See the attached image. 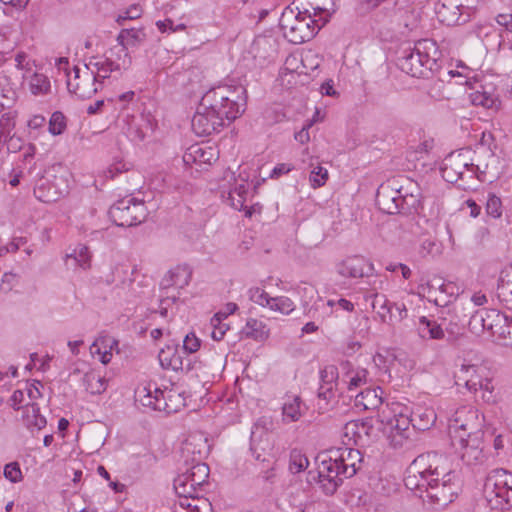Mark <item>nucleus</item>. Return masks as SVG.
I'll list each match as a JSON object with an SVG mask.
<instances>
[{"instance_id": "nucleus-26", "label": "nucleus", "mask_w": 512, "mask_h": 512, "mask_svg": "<svg viewBox=\"0 0 512 512\" xmlns=\"http://www.w3.org/2000/svg\"><path fill=\"white\" fill-rule=\"evenodd\" d=\"M218 159V151L215 147L195 144L190 146L183 156L187 164H211Z\"/></svg>"}, {"instance_id": "nucleus-20", "label": "nucleus", "mask_w": 512, "mask_h": 512, "mask_svg": "<svg viewBox=\"0 0 512 512\" xmlns=\"http://www.w3.org/2000/svg\"><path fill=\"white\" fill-rule=\"evenodd\" d=\"M336 271L345 278H363L372 273L373 264L362 256H352L339 262Z\"/></svg>"}, {"instance_id": "nucleus-30", "label": "nucleus", "mask_w": 512, "mask_h": 512, "mask_svg": "<svg viewBox=\"0 0 512 512\" xmlns=\"http://www.w3.org/2000/svg\"><path fill=\"white\" fill-rule=\"evenodd\" d=\"M380 302V309L384 310V312L379 310L377 313L380 315L383 322H387V314H389V320L395 318L398 321H402L407 317L408 310L404 302H389L384 299V297H380L378 294H375L373 308H376V304H379Z\"/></svg>"}, {"instance_id": "nucleus-39", "label": "nucleus", "mask_w": 512, "mask_h": 512, "mask_svg": "<svg viewBox=\"0 0 512 512\" xmlns=\"http://www.w3.org/2000/svg\"><path fill=\"white\" fill-rule=\"evenodd\" d=\"M191 280V271L185 266H178L170 270L164 279L166 287L176 289L185 288Z\"/></svg>"}, {"instance_id": "nucleus-51", "label": "nucleus", "mask_w": 512, "mask_h": 512, "mask_svg": "<svg viewBox=\"0 0 512 512\" xmlns=\"http://www.w3.org/2000/svg\"><path fill=\"white\" fill-rule=\"evenodd\" d=\"M162 392L165 393L163 399L167 403V409H162V411L172 413L178 411L182 406H184V401L181 394L173 391L172 389H165L162 390Z\"/></svg>"}, {"instance_id": "nucleus-34", "label": "nucleus", "mask_w": 512, "mask_h": 512, "mask_svg": "<svg viewBox=\"0 0 512 512\" xmlns=\"http://www.w3.org/2000/svg\"><path fill=\"white\" fill-rule=\"evenodd\" d=\"M413 50L424 62V65L432 71L440 56L436 42L431 39H422L415 44Z\"/></svg>"}, {"instance_id": "nucleus-13", "label": "nucleus", "mask_w": 512, "mask_h": 512, "mask_svg": "<svg viewBox=\"0 0 512 512\" xmlns=\"http://www.w3.org/2000/svg\"><path fill=\"white\" fill-rule=\"evenodd\" d=\"M146 38L145 29L142 27L122 29L116 37L117 44L106 50L103 55L110 61V58L113 57L111 54H121L119 61L125 64L124 67L118 69V74H121L128 70L132 64V57L128 48L142 45L146 41Z\"/></svg>"}, {"instance_id": "nucleus-59", "label": "nucleus", "mask_w": 512, "mask_h": 512, "mask_svg": "<svg viewBox=\"0 0 512 512\" xmlns=\"http://www.w3.org/2000/svg\"><path fill=\"white\" fill-rule=\"evenodd\" d=\"M377 202L382 210L389 214H394L399 209V204L395 197H389L385 193H379Z\"/></svg>"}, {"instance_id": "nucleus-48", "label": "nucleus", "mask_w": 512, "mask_h": 512, "mask_svg": "<svg viewBox=\"0 0 512 512\" xmlns=\"http://www.w3.org/2000/svg\"><path fill=\"white\" fill-rule=\"evenodd\" d=\"M396 354L390 350H383L377 352L373 356L374 364L386 372H391L394 369Z\"/></svg>"}, {"instance_id": "nucleus-8", "label": "nucleus", "mask_w": 512, "mask_h": 512, "mask_svg": "<svg viewBox=\"0 0 512 512\" xmlns=\"http://www.w3.org/2000/svg\"><path fill=\"white\" fill-rule=\"evenodd\" d=\"M319 66L317 55L307 52L303 56L289 55L279 71L278 81L285 88H292L304 84L311 71Z\"/></svg>"}, {"instance_id": "nucleus-24", "label": "nucleus", "mask_w": 512, "mask_h": 512, "mask_svg": "<svg viewBox=\"0 0 512 512\" xmlns=\"http://www.w3.org/2000/svg\"><path fill=\"white\" fill-rule=\"evenodd\" d=\"M119 342L112 336L100 335L92 343L90 352L93 357H97L98 360L107 365L113 358V353H119Z\"/></svg>"}, {"instance_id": "nucleus-32", "label": "nucleus", "mask_w": 512, "mask_h": 512, "mask_svg": "<svg viewBox=\"0 0 512 512\" xmlns=\"http://www.w3.org/2000/svg\"><path fill=\"white\" fill-rule=\"evenodd\" d=\"M248 190L249 184L246 180H235L233 188L229 189L227 192L223 191L222 197L232 208L241 211L246 207L245 203L247 200Z\"/></svg>"}, {"instance_id": "nucleus-11", "label": "nucleus", "mask_w": 512, "mask_h": 512, "mask_svg": "<svg viewBox=\"0 0 512 512\" xmlns=\"http://www.w3.org/2000/svg\"><path fill=\"white\" fill-rule=\"evenodd\" d=\"M441 171L443 178L450 183L462 179L466 172L478 171L482 174H490L492 177L495 175L491 171L489 164L472 163L469 150H461L449 154L443 161Z\"/></svg>"}, {"instance_id": "nucleus-53", "label": "nucleus", "mask_w": 512, "mask_h": 512, "mask_svg": "<svg viewBox=\"0 0 512 512\" xmlns=\"http://www.w3.org/2000/svg\"><path fill=\"white\" fill-rule=\"evenodd\" d=\"M248 297L255 304L269 308L271 297L264 289L260 287H252L248 291Z\"/></svg>"}, {"instance_id": "nucleus-9", "label": "nucleus", "mask_w": 512, "mask_h": 512, "mask_svg": "<svg viewBox=\"0 0 512 512\" xmlns=\"http://www.w3.org/2000/svg\"><path fill=\"white\" fill-rule=\"evenodd\" d=\"M343 478L345 477L337 458H334L328 450L318 456L317 469L316 471H309L307 480L311 484H318L326 495H332L341 485Z\"/></svg>"}, {"instance_id": "nucleus-54", "label": "nucleus", "mask_w": 512, "mask_h": 512, "mask_svg": "<svg viewBox=\"0 0 512 512\" xmlns=\"http://www.w3.org/2000/svg\"><path fill=\"white\" fill-rule=\"evenodd\" d=\"M15 116L5 113L0 117V140L6 141L15 128Z\"/></svg>"}, {"instance_id": "nucleus-27", "label": "nucleus", "mask_w": 512, "mask_h": 512, "mask_svg": "<svg viewBox=\"0 0 512 512\" xmlns=\"http://www.w3.org/2000/svg\"><path fill=\"white\" fill-rule=\"evenodd\" d=\"M108 379L99 370L90 369L81 378L83 391L90 396L103 394L108 387Z\"/></svg>"}, {"instance_id": "nucleus-50", "label": "nucleus", "mask_w": 512, "mask_h": 512, "mask_svg": "<svg viewBox=\"0 0 512 512\" xmlns=\"http://www.w3.org/2000/svg\"><path fill=\"white\" fill-rule=\"evenodd\" d=\"M309 466V460L305 454L299 450H293L290 454L289 470L293 474L306 470Z\"/></svg>"}, {"instance_id": "nucleus-4", "label": "nucleus", "mask_w": 512, "mask_h": 512, "mask_svg": "<svg viewBox=\"0 0 512 512\" xmlns=\"http://www.w3.org/2000/svg\"><path fill=\"white\" fill-rule=\"evenodd\" d=\"M331 6L330 0L316 3L312 7L313 13L307 9L301 11L298 7H286L279 20L283 36L293 44L309 41L329 21Z\"/></svg>"}, {"instance_id": "nucleus-2", "label": "nucleus", "mask_w": 512, "mask_h": 512, "mask_svg": "<svg viewBox=\"0 0 512 512\" xmlns=\"http://www.w3.org/2000/svg\"><path fill=\"white\" fill-rule=\"evenodd\" d=\"M405 485L411 490L425 489L431 499L443 506L454 500L459 489L452 462L436 452L419 455L412 462Z\"/></svg>"}, {"instance_id": "nucleus-37", "label": "nucleus", "mask_w": 512, "mask_h": 512, "mask_svg": "<svg viewBox=\"0 0 512 512\" xmlns=\"http://www.w3.org/2000/svg\"><path fill=\"white\" fill-rule=\"evenodd\" d=\"M400 68L412 77H426L431 71L414 50L400 61Z\"/></svg>"}, {"instance_id": "nucleus-38", "label": "nucleus", "mask_w": 512, "mask_h": 512, "mask_svg": "<svg viewBox=\"0 0 512 512\" xmlns=\"http://www.w3.org/2000/svg\"><path fill=\"white\" fill-rule=\"evenodd\" d=\"M22 422L30 431H39L45 428L46 418L40 414L39 407L36 403H26L23 413Z\"/></svg>"}, {"instance_id": "nucleus-1", "label": "nucleus", "mask_w": 512, "mask_h": 512, "mask_svg": "<svg viewBox=\"0 0 512 512\" xmlns=\"http://www.w3.org/2000/svg\"><path fill=\"white\" fill-rule=\"evenodd\" d=\"M246 103V89L241 85H222L208 90L193 116V131L198 136L219 132L245 112Z\"/></svg>"}, {"instance_id": "nucleus-19", "label": "nucleus", "mask_w": 512, "mask_h": 512, "mask_svg": "<svg viewBox=\"0 0 512 512\" xmlns=\"http://www.w3.org/2000/svg\"><path fill=\"white\" fill-rule=\"evenodd\" d=\"M373 427L368 421L347 422L342 430L344 445H364L373 436Z\"/></svg>"}, {"instance_id": "nucleus-14", "label": "nucleus", "mask_w": 512, "mask_h": 512, "mask_svg": "<svg viewBox=\"0 0 512 512\" xmlns=\"http://www.w3.org/2000/svg\"><path fill=\"white\" fill-rule=\"evenodd\" d=\"M112 221L121 227L137 225L145 220L147 210L144 202L126 197L116 202L109 210Z\"/></svg>"}, {"instance_id": "nucleus-29", "label": "nucleus", "mask_w": 512, "mask_h": 512, "mask_svg": "<svg viewBox=\"0 0 512 512\" xmlns=\"http://www.w3.org/2000/svg\"><path fill=\"white\" fill-rule=\"evenodd\" d=\"M155 126V120L149 114H142L138 118L132 117L128 122L127 135L133 141H142Z\"/></svg>"}, {"instance_id": "nucleus-33", "label": "nucleus", "mask_w": 512, "mask_h": 512, "mask_svg": "<svg viewBox=\"0 0 512 512\" xmlns=\"http://www.w3.org/2000/svg\"><path fill=\"white\" fill-rule=\"evenodd\" d=\"M418 336L424 340H442L445 337V332L441 325L434 319L426 316H421L415 324Z\"/></svg>"}, {"instance_id": "nucleus-36", "label": "nucleus", "mask_w": 512, "mask_h": 512, "mask_svg": "<svg viewBox=\"0 0 512 512\" xmlns=\"http://www.w3.org/2000/svg\"><path fill=\"white\" fill-rule=\"evenodd\" d=\"M241 335L257 342H264L270 336V329L265 322L256 318H249L241 329Z\"/></svg>"}, {"instance_id": "nucleus-58", "label": "nucleus", "mask_w": 512, "mask_h": 512, "mask_svg": "<svg viewBox=\"0 0 512 512\" xmlns=\"http://www.w3.org/2000/svg\"><path fill=\"white\" fill-rule=\"evenodd\" d=\"M15 66L17 70L21 72L22 80L25 78L26 74L32 73L34 71L33 62L24 52H19L15 55Z\"/></svg>"}, {"instance_id": "nucleus-61", "label": "nucleus", "mask_w": 512, "mask_h": 512, "mask_svg": "<svg viewBox=\"0 0 512 512\" xmlns=\"http://www.w3.org/2000/svg\"><path fill=\"white\" fill-rule=\"evenodd\" d=\"M66 128L65 117L61 112H54L49 121V132L60 135Z\"/></svg>"}, {"instance_id": "nucleus-16", "label": "nucleus", "mask_w": 512, "mask_h": 512, "mask_svg": "<svg viewBox=\"0 0 512 512\" xmlns=\"http://www.w3.org/2000/svg\"><path fill=\"white\" fill-rule=\"evenodd\" d=\"M505 323H507V316L505 314L496 309H482L472 314L469 321V329L476 335L488 331L499 339Z\"/></svg>"}, {"instance_id": "nucleus-47", "label": "nucleus", "mask_w": 512, "mask_h": 512, "mask_svg": "<svg viewBox=\"0 0 512 512\" xmlns=\"http://www.w3.org/2000/svg\"><path fill=\"white\" fill-rule=\"evenodd\" d=\"M329 178L328 170L320 164H310L309 182L313 189L324 186Z\"/></svg>"}, {"instance_id": "nucleus-35", "label": "nucleus", "mask_w": 512, "mask_h": 512, "mask_svg": "<svg viewBox=\"0 0 512 512\" xmlns=\"http://www.w3.org/2000/svg\"><path fill=\"white\" fill-rule=\"evenodd\" d=\"M22 84L27 86L28 91L34 96H45L51 92V82L49 78L37 71L26 74Z\"/></svg>"}, {"instance_id": "nucleus-56", "label": "nucleus", "mask_w": 512, "mask_h": 512, "mask_svg": "<svg viewBox=\"0 0 512 512\" xmlns=\"http://www.w3.org/2000/svg\"><path fill=\"white\" fill-rule=\"evenodd\" d=\"M180 504L185 507L186 512H211L210 504L196 497L181 501Z\"/></svg>"}, {"instance_id": "nucleus-23", "label": "nucleus", "mask_w": 512, "mask_h": 512, "mask_svg": "<svg viewBox=\"0 0 512 512\" xmlns=\"http://www.w3.org/2000/svg\"><path fill=\"white\" fill-rule=\"evenodd\" d=\"M163 396H165V393L153 383L138 387L136 390V398L140 404L153 410L162 411V409H167V403Z\"/></svg>"}, {"instance_id": "nucleus-28", "label": "nucleus", "mask_w": 512, "mask_h": 512, "mask_svg": "<svg viewBox=\"0 0 512 512\" xmlns=\"http://www.w3.org/2000/svg\"><path fill=\"white\" fill-rule=\"evenodd\" d=\"M307 411L306 404L295 394L286 395L282 404V421L292 423L299 421Z\"/></svg>"}, {"instance_id": "nucleus-40", "label": "nucleus", "mask_w": 512, "mask_h": 512, "mask_svg": "<svg viewBox=\"0 0 512 512\" xmlns=\"http://www.w3.org/2000/svg\"><path fill=\"white\" fill-rule=\"evenodd\" d=\"M497 294L499 299L509 308L512 309V270L506 269L501 271Z\"/></svg>"}, {"instance_id": "nucleus-3", "label": "nucleus", "mask_w": 512, "mask_h": 512, "mask_svg": "<svg viewBox=\"0 0 512 512\" xmlns=\"http://www.w3.org/2000/svg\"><path fill=\"white\" fill-rule=\"evenodd\" d=\"M111 55L114 57H111L110 61L103 54L92 55L83 65H74L72 70H69L68 59L61 57L56 59L55 66L65 73L70 93L79 98H90L101 88L103 80L113 73L118 74V69L125 65L119 61L121 54Z\"/></svg>"}, {"instance_id": "nucleus-43", "label": "nucleus", "mask_w": 512, "mask_h": 512, "mask_svg": "<svg viewBox=\"0 0 512 512\" xmlns=\"http://www.w3.org/2000/svg\"><path fill=\"white\" fill-rule=\"evenodd\" d=\"M206 449L207 440L199 433L189 435L182 445L183 453L193 456L199 455L201 457L202 454L206 452Z\"/></svg>"}, {"instance_id": "nucleus-31", "label": "nucleus", "mask_w": 512, "mask_h": 512, "mask_svg": "<svg viewBox=\"0 0 512 512\" xmlns=\"http://www.w3.org/2000/svg\"><path fill=\"white\" fill-rule=\"evenodd\" d=\"M383 391L380 387L366 388L354 396L355 407L361 410H374L381 408Z\"/></svg>"}, {"instance_id": "nucleus-52", "label": "nucleus", "mask_w": 512, "mask_h": 512, "mask_svg": "<svg viewBox=\"0 0 512 512\" xmlns=\"http://www.w3.org/2000/svg\"><path fill=\"white\" fill-rule=\"evenodd\" d=\"M486 214L494 219L501 218L503 205L501 199L495 194H489L485 206Z\"/></svg>"}, {"instance_id": "nucleus-25", "label": "nucleus", "mask_w": 512, "mask_h": 512, "mask_svg": "<svg viewBox=\"0 0 512 512\" xmlns=\"http://www.w3.org/2000/svg\"><path fill=\"white\" fill-rule=\"evenodd\" d=\"M159 363L162 368L173 371H190V362H184L182 356L179 354L177 346L166 345L158 354Z\"/></svg>"}, {"instance_id": "nucleus-57", "label": "nucleus", "mask_w": 512, "mask_h": 512, "mask_svg": "<svg viewBox=\"0 0 512 512\" xmlns=\"http://www.w3.org/2000/svg\"><path fill=\"white\" fill-rule=\"evenodd\" d=\"M143 9L138 4L130 5L126 10L118 14L116 22L119 25H124L126 20H134L141 17Z\"/></svg>"}, {"instance_id": "nucleus-15", "label": "nucleus", "mask_w": 512, "mask_h": 512, "mask_svg": "<svg viewBox=\"0 0 512 512\" xmlns=\"http://www.w3.org/2000/svg\"><path fill=\"white\" fill-rule=\"evenodd\" d=\"M484 493L489 501L495 499L497 506H512V473L504 469L493 470L486 479Z\"/></svg>"}, {"instance_id": "nucleus-10", "label": "nucleus", "mask_w": 512, "mask_h": 512, "mask_svg": "<svg viewBox=\"0 0 512 512\" xmlns=\"http://www.w3.org/2000/svg\"><path fill=\"white\" fill-rule=\"evenodd\" d=\"M485 415L473 405H461L449 418L451 438L484 433Z\"/></svg>"}, {"instance_id": "nucleus-42", "label": "nucleus", "mask_w": 512, "mask_h": 512, "mask_svg": "<svg viewBox=\"0 0 512 512\" xmlns=\"http://www.w3.org/2000/svg\"><path fill=\"white\" fill-rule=\"evenodd\" d=\"M437 415L431 407H418L411 417V423L419 430H427L432 427L436 421Z\"/></svg>"}, {"instance_id": "nucleus-6", "label": "nucleus", "mask_w": 512, "mask_h": 512, "mask_svg": "<svg viewBox=\"0 0 512 512\" xmlns=\"http://www.w3.org/2000/svg\"><path fill=\"white\" fill-rule=\"evenodd\" d=\"M368 372L366 369L353 365L350 362H343L339 372L333 366L326 367L322 372L323 384L319 388V396L324 399L333 397L334 389L338 386L347 388L353 392L367 383Z\"/></svg>"}, {"instance_id": "nucleus-45", "label": "nucleus", "mask_w": 512, "mask_h": 512, "mask_svg": "<svg viewBox=\"0 0 512 512\" xmlns=\"http://www.w3.org/2000/svg\"><path fill=\"white\" fill-rule=\"evenodd\" d=\"M175 493L184 500L194 498L196 496V490L193 488L189 475L185 472L178 475L174 480Z\"/></svg>"}, {"instance_id": "nucleus-21", "label": "nucleus", "mask_w": 512, "mask_h": 512, "mask_svg": "<svg viewBox=\"0 0 512 512\" xmlns=\"http://www.w3.org/2000/svg\"><path fill=\"white\" fill-rule=\"evenodd\" d=\"M330 452L334 458H337V462L339 463L345 478L352 477L356 474L362 461V456L359 450L345 445V447L330 449Z\"/></svg>"}, {"instance_id": "nucleus-18", "label": "nucleus", "mask_w": 512, "mask_h": 512, "mask_svg": "<svg viewBox=\"0 0 512 512\" xmlns=\"http://www.w3.org/2000/svg\"><path fill=\"white\" fill-rule=\"evenodd\" d=\"M463 9L465 7L455 0H440L436 4L435 12L440 22L447 26H454L469 20V14L463 12Z\"/></svg>"}, {"instance_id": "nucleus-60", "label": "nucleus", "mask_w": 512, "mask_h": 512, "mask_svg": "<svg viewBox=\"0 0 512 512\" xmlns=\"http://www.w3.org/2000/svg\"><path fill=\"white\" fill-rule=\"evenodd\" d=\"M14 94L9 78L0 74V107L5 105L4 100H12Z\"/></svg>"}, {"instance_id": "nucleus-41", "label": "nucleus", "mask_w": 512, "mask_h": 512, "mask_svg": "<svg viewBox=\"0 0 512 512\" xmlns=\"http://www.w3.org/2000/svg\"><path fill=\"white\" fill-rule=\"evenodd\" d=\"M64 193V190L57 188L49 180L41 181L34 189L36 198L45 203L57 201Z\"/></svg>"}, {"instance_id": "nucleus-12", "label": "nucleus", "mask_w": 512, "mask_h": 512, "mask_svg": "<svg viewBox=\"0 0 512 512\" xmlns=\"http://www.w3.org/2000/svg\"><path fill=\"white\" fill-rule=\"evenodd\" d=\"M461 291L459 284L439 276L423 278L418 286V294L437 306L448 305Z\"/></svg>"}, {"instance_id": "nucleus-17", "label": "nucleus", "mask_w": 512, "mask_h": 512, "mask_svg": "<svg viewBox=\"0 0 512 512\" xmlns=\"http://www.w3.org/2000/svg\"><path fill=\"white\" fill-rule=\"evenodd\" d=\"M484 433L459 436L451 438L452 444L460 454L462 461L467 465H477L483 462Z\"/></svg>"}, {"instance_id": "nucleus-63", "label": "nucleus", "mask_w": 512, "mask_h": 512, "mask_svg": "<svg viewBox=\"0 0 512 512\" xmlns=\"http://www.w3.org/2000/svg\"><path fill=\"white\" fill-rule=\"evenodd\" d=\"M223 321L224 320L219 319V324L213 323L212 320L210 321L212 326L211 338L215 341H221L229 330V326Z\"/></svg>"}, {"instance_id": "nucleus-62", "label": "nucleus", "mask_w": 512, "mask_h": 512, "mask_svg": "<svg viewBox=\"0 0 512 512\" xmlns=\"http://www.w3.org/2000/svg\"><path fill=\"white\" fill-rule=\"evenodd\" d=\"M3 474L4 477L12 483H18L23 479L20 465L17 462H10L6 464Z\"/></svg>"}, {"instance_id": "nucleus-7", "label": "nucleus", "mask_w": 512, "mask_h": 512, "mask_svg": "<svg viewBox=\"0 0 512 512\" xmlns=\"http://www.w3.org/2000/svg\"><path fill=\"white\" fill-rule=\"evenodd\" d=\"M455 377L464 384L470 393L480 392V397L484 402L494 401V386L489 377V371L484 365L463 362L455 373Z\"/></svg>"}, {"instance_id": "nucleus-46", "label": "nucleus", "mask_w": 512, "mask_h": 512, "mask_svg": "<svg viewBox=\"0 0 512 512\" xmlns=\"http://www.w3.org/2000/svg\"><path fill=\"white\" fill-rule=\"evenodd\" d=\"M92 254L89 248L84 244H78L73 251L66 255V260H74L75 263L84 270L91 266Z\"/></svg>"}, {"instance_id": "nucleus-49", "label": "nucleus", "mask_w": 512, "mask_h": 512, "mask_svg": "<svg viewBox=\"0 0 512 512\" xmlns=\"http://www.w3.org/2000/svg\"><path fill=\"white\" fill-rule=\"evenodd\" d=\"M269 309L284 315H288L294 311L295 304L287 296L271 297Z\"/></svg>"}, {"instance_id": "nucleus-5", "label": "nucleus", "mask_w": 512, "mask_h": 512, "mask_svg": "<svg viewBox=\"0 0 512 512\" xmlns=\"http://www.w3.org/2000/svg\"><path fill=\"white\" fill-rule=\"evenodd\" d=\"M411 408L399 401H388L378 411L381 430L391 445L402 446L408 438Z\"/></svg>"}, {"instance_id": "nucleus-64", "label": "nucleus", "mask_w": 512, "mask_h": 512, "mask_svg": "<svg viewBox=\"0 0 512 512\" xmlns=\"http://www.w3.org/2000/svg\"><path fill=\"white\" fill-rule=\"evenodd\" d=\"M499 339L504 345L512 346V316H507V323L504 324Z\"/></svg>"}, {"instance_id": "nucleus-55", "label": "nucleus", "mask_w": 512, "mask_h": 512, "mask_svg": "<svg viewBox=\"0 0 512 512\" xmlns=\"http://www.w3.org/2000/svg\"><path fill=\"white\" fill-rule=\"evenodd\" d=\"M201 343V339L195 332L191 331L183 339L182 351L185 354H194L200 349Z\"/></svg>"}, {"instance_id": "nucleus-22", "label": "nucleus", "mask_w": 512, "mask_h": 512, "mask_svg": "<svg viewBox=\"0 0 512 512\" xmlns=\"http://www.w3.org/2000/svg\"><path fill=\"white\" fill-rule=\"evenodd\" d=\"M470 101L475 106H481L487 110L497 112L500 109L501 101L496 94L493 84H480L469 95Z\"/></svg>"}, {"instance_id": "nucleus-44", "label": "nucleus", "mask_w": 512, "mask_h": 512, "mask_svg": "<svg viewBox=\"0 0 512 512\" xmlns=\"http://www.w3.org/2000/svg\"><path fill=\"white\" fill-rule=\"evenodd\" d=\"M186 473L191 479L193 488L196 490V496L201 486L206 483L209 476V467L202 462H197L192 467L186 470Z\"/></svg>"}]
</instances>
